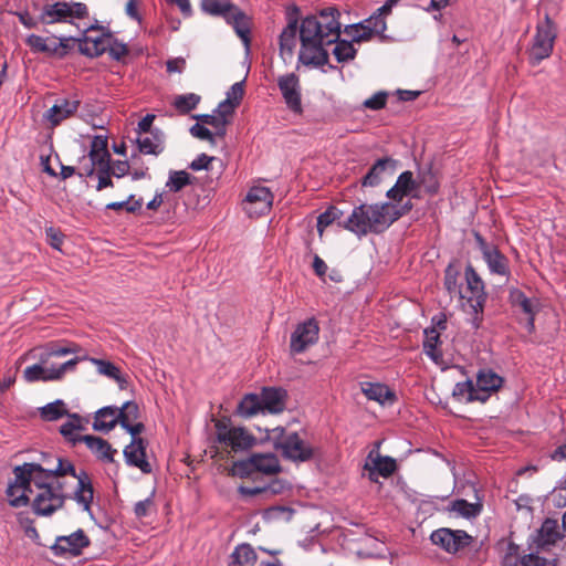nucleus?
<instances>
[{
	"instance_id": "nucleus-48",
	"label": "nucleus",
	"mask_w": 566,
	"mask_h": 566,
	"mask_svg": "<svg viewBox=\"0 0 566 566\" xmlns=\"http://www.w3.org/2000/svg\"><path fill=\"white\" fill-rule=\"evenodd\" d=\"M417 182H419V188H422L430 196L437 195L440 188L439 181L431 169L420 170L417 175Z\"/></svg>"
},
{
	"instance_id": "nucleus-37",
	"label": "nucleus",
	"mask_w": 566,
	"mask_h": 566,
	"mask_svg": "<svg viewBox=\"0 0 566 566\" xmlns=\"http://www.w3.org/2000/svg\"><path fill=\"white\" fill-rule=\"evenodd\" d=\"M460 271L459 269L450 263L444 270L443 285L450 296H457L464 300L467 294L462 291V284L459 283Z\"/></svg>"
},
{
	"instance_id": "nucleus-14",
	"label": "nucleus",
	"mask_w": 566,
	"mask_h": 566,
	"mask_svg": "<svg viewBox=\"0 0 566 566\" xmlns=\"http://www.w3.org/2000/svg\"><path fill=\"white\" fill-rule=\"evenodd\" d=\"M319 326L315 318H308L295 327L291 334L290 348L293 354L304 353L318 340Z\"/></svg>"
},
{
	"instance_id": "nucleus-61",
	"label": "nucleus",
	"mask_w": 566,
	"mask_h": 566,
	"mask_svg": "<svg viewBox=\"0 0 566 566\" xmlns=\"http://www.w3.org/2000/svg\"><path fill=\"white\" fill-rule=\"evenodd\" d=\"M25 43L33 52L45 53V51L50 50L48 46V38L38 34H30L25 39Z\"/></svg>"
},
{
	"instance_id": "nucleus-26",
	"label": "nucleus",
	"mask_w": 566,
	"mask_h": 566,
	"mask_svg": "<svg viewBox=\"0 0 566 566\" xmlns=\"http://www.w3.org/2000/svg\"><path fill=\"white\" fill-rule=\"evenodd\" d=\"M111 33H101L97 35H83L80 38L78 51L86 56H99L107 51L109 46Z\"/></svg>"
},
{
	"instance_id": "nucleus-56",
	"label": "nucleus",
	"mask_w": 566,
	"mask_h": 566,
	"mask_svg": "<svg viewBox=\"0 0 566 566\" xmlns=\"http://www.w3.org/2000/svg\"><path fill=\"white\" fill-rule=\"evenodd\" d=\"M551 499L556 507L562 509L566 506V479L558 481L556 486L551 492Z\"/></svg>"
},
{
	"instance_id": "nucleus-2",
	"label": "nucleus",
	"mask_w": 566,
	"mask_h": 566,
	"mask_svg": "<svg viewBox=\"0 0 566 566\" xmlns=\"http://www.w3.org/2000/svg\"><path fill=\"white\" fill-rule=\"evenodd\" d=\"M339 224L359 238L368 233H381L390 227L384 202L360 203Z\"/></svg>"
},
{
	"instance_id": "nucleus-58",
	"label": "nucleus",
	"mask_w": 566,
	"mask_h": 566,
	"mask_svg": "<svg viewBox=\"0 0 566 566\" xmlns=\"http://www.w3.org/2000/svg\"><path fill=\"white\" fill-rule=\"evenodd\" d=\"M20 23L27 29H38L40 24H42L41 12L39 15H34L28 10H22L15 12Z\"/></svg>"
},
{
	"instance_id": "nucleus-35",
	"label": "nucleus",
	"mask_w": 566,
	"mask_h": 566,
	"mask_svg": "<svg viewBox=\"0 0 566 566\" xmlns=\"http://www.w3.org/2000/svg\"><path fill=\"white\" fill-rule=\"evenodd\" d=\"M111 159V154L107 150V137L94 136L91 142V149L88 153V160L97 164L98 167H107Z\"/></svg>"
},
{
	"instance_id": "nucleus-60",
	"label": "nucleus",
	"mask_w": 566,
	"mask_h": 566,
	"mask_svg": "<svg viewBox=\"0 0 566 566\" xmlns=\"http://www.w3.org/2000/svg\"><path fill=\"white\" fill-rule=\"evenodd\" d=\"M108 171L116 178H123L129 174L130 165L127 160H111L107 163Z\"/></svg>"
},
{
	"instance_id": "nucleus-1",
	"label": "nucleus",
	"mask_w": 566,
	"mask_h": 566,
	"mask_svg": "<svg viewBox=\"0 0 566 566\" xmlns=\"http://www.w3.org/2000/svg\"><path fill=\"white\" fill-rule=\"evenodd\" d=\"M339 11L328 7L317 15H307L300 25L301 50L298 61L304 65L323 66L328 63V52L325 46L334 44L333 54L338 63L352 61L356 56L353 41L339 40Z\"/></svg>"
},
{
	"instance_id": "nucleus-3",
	"label": "nucleus",
	"mask_w": 566,
	"mask_h": 566,
	"mask_svg": "<svg viewBox=\"0 0 566 566\" xmlns=\"http://www.w3.org/2000/svg\"><path fill=\"white\" fill-rule=\"evenodd\" d=\"M201 8L211 15L222 17L228 24L232 25L238 36L242 40L247 49H249V19L238 7L221 0H202Z\"/></svg>"
},
{
	"instance_id": "nucleus-32",
	"label": "nucleus",
	"mask_w": 566,
	"mask_h": 566,
	"mask_svg": "<svg viewBox=\"0 0 566 566\" xmlns=\"http://www.w3.org/2000/svg\"><path fill=\"white\" fill-rule=\"evenodd\" d=\"M83 442L92 451V453L103 462H113L116 450L103 438L86 434Z\"/></svg>"
},
{
	"instance_id": "nucleus-16",
	"label": "nucleus",
	"mask_w": 566,
	"mask_h": 566,
	"mask_svg": "<svg viewBox=\"0 0 566 566\" xmlns=\"http://www.w3.org/2000/svg\"><path fill=\"white\" fill-rule=\"evenodd\" d=\"M386 29L385 18L375 12L357 24L347 25L344 31L353 41L363 42L369 40L373 35H382Z\"/></svg>"
},
{
	"instance_id": "nucleus-31",
	"label": "nucleus",
	"mask_w": 566,
	"mask_h": 566,
	"mask_svg": "<svg viewBox=\"0 0 566 566\" xmlns=\"http://www.w3.org/2000/svg\"><path fill=\"white\" fill-rule=\"evenodd\" d=\"M559 539H562V533L558 522L556 520L546 518L537 531L534 542L538 548H544L556 544Z\"/></svg>"
},
{
	"instance_id": "nucleus-22",
	"label": "nucleus",
	"mask_w": 566,
	"mask_h": 566,
	"mask_svg": "<svg viewBox=\"0 0 566 566\" xmlns=\"http://www.w3.org/2000/svg\"><path fill=\"white\" fill-rule=\"evenodd\" d=\"M261 401L264 413H281L286 408L287 391L280 387H263Z\"/></svg>"
},
{
	"instance_id": "nucleus-46",
	"label": "nucleus",
	"mask_w": 566,
	"mask_h": 566,
	"mask_svg": "<svg viewBox=\"0 0 566 566\" xmlns=\"http://www.w3.org/2000/svg\"><path fill=\"white\" fill-rule=\"evenodd\" d=\"M450 510L462 517L472 518L481 513L482 506L479 503H470L467 500L458 499L451 503Z\"/></svg>"
},
{
	"instance_id": "nucleus-47",
	"label": "nucleus",
	"mask_w": 566,
	"mask_h": 566,
	"mask_svg": "<svg viewBox=\"0 0 566 566\" xmlns=\"http://www.w3.org/2000/svg\"><path fill=\"white\" fill-rule=\"evenodd\" d=\"M200 101L201 97L198 94L187 93L175 96L172 105L180 114H188L198 106Z\"/></svg>"
},
{
	"instance_id": "nucleus-12",
	"label": "nucleus",
	"mask_w": 566,
	"mask_h": 566,
	"mask_svg": "<svg viewBox=\"0 0 566 566\" xmlns=\"http://www.w3.org/2000/svg\"><path fill=\"white\" fill-rule=\"evenodd\" d=\"M474 239L490 272L492 274L507 276L510 274L507 258L501 253L495 244L486 242L479 232H474Z\"/></svg>"
},
{
	"instance_id": "nucleus-13",
	"label": "nucleus",
	"mask_w": 566,
	"mask_h": 566,
	"mask_svg": "<svg viewBox=\"0 0 566 566\" xmlns=\"http://www.w3.org/2000/svg\"><path fill=\"white\" fill-rule=\"evenodd\" d=\"M90 544L88 536L82 528H78L70 535L57 536L55 543L51 546V551L57 557H65L67 555L76 557Z\"/></svg>"
},
{
	"instance_id": "nucleus-10",
	"label": "nucleus",
	"mask_w": 566,
	"mask_h": 566,
	"mask_svg": "<svg viewBox=\"0 0 566 566\" xmlns=\"http://www.w3.org/2000/svg\"><path fill=\"white\" fill-rule=\"evenodd\" d=\"M280 470L279 459L273 453H254L248 460L234 463V471L240 476L250 475L253 472L274 474Z\"/></svg>"
},
{
	"instance_id": "nucleus-9",
	"label": "nucleus",
	"mask_w": 566,
	"mask_h": 566,
	"mask_svg": "<svg viewBox=\"0 0 566 566\" xmlns=\"http://www.w3.org/2000/svg\"><path fill=\"white\" fill-rule=\"evenodd\" d=\"M556 38L553 22L548 14L543 22L538 23L533 44L528 51L530 60L536 64L548 57L553 51L554 40Z\"/></svg>"
},
{
	"instance_id": "nucleus-28",
	"label": "nucleus",
	"mask_w": 566,
	"mask_h": 566,
	"mask_svg": "<svg viewBox=\"0 0 566 566\" xmlns=\"http://www.w3.org/2000/svg\"><path fill=\"white\" fill-rule=\"evenodd\" d=\"M297 19L289 18L287 25L282 30L280 34V55L287 62L291 61L294 54V49L297 41Z\"/></svg>"
},
{
	"instance_id": "nucleus-18",
	"label": "nucleus",
	"mask_w": 566,
	"mask_h": 566,
	"mask_svg": "<svg viewBox=\"0 0 566 566\" xmlns=\"http://www.w3.org/2000/svg\"><path fill=\"white\" fill-rule=\"evenodd\" d=\"M65 495L62 493V486L45 488L35 495L32 509L36 515L49 516L64 504Z\"/></svg>"
},
{
	"instance_id": "nucleus-19",
	"label": "nucleus",
	"mask_w": 566,
	"mask_h": 566,
	"mask_svg": "<svg viewBox=\"0 0 566 566\" xmlns=\"http://www.w3.org/2000/svg\"><path fill=\"white\" fill-rule=\"evenodd\" d=\"M80 104L81 101L76 96L57 98L54 105L44 113L43 118L50 123L51 126L55 127L64 119L73 116L77 112Z\"/></svg>"
},
{
	"instance_id": "nucleus-39",
	"label": "nucleus",
	"mask_w": 566,
	"mask_h": 566,
	"mask_svg": "<svg viewBox=\"0 0 566 566\" xmlns=\"http://www.w3.org/2000/svg\"><path fill=\"white\" fill-rule=\"evenodd\" d=\"M232 566H254L256 553L250 544L238 545L230 555Z\"/></svg>"
},
{
	"instance_id": "nucleus-53",
	"label": "nucleus",
	"mask_w": 566,
	"mask_h": 566,
	"mask_svg": "<svg viewBox=\"0 0 566 566\" xmlns=\"http://www.w3.org/2000/svg\"><path fill=\"white\" fill-rule=\"evenodd\" d=\"M78 350V346L76 345H60L55 343H51L46 347L45 356H41V363H45L48 357H62L70 354H75Z\"/></svg>"
},
{
	"instance_id": "nucleus-50",
	"label": "nucleus",
	"mask_w": 566,
	"mask_h": 566,
	"mask_svg": "<svg viewBox=\"0 0 566 566\" xmlns=\"http://www.w3.org/2000/svg\"><path fill=\"white\" fill-rule=\"evenodd\" d=\"M191 179V176L187 171L174 170L169 172L166 187L172 192H178L187 185H190Z\"/></svg>"
},
{
	"instance_id": "nucleus-49",
	"label": "nucleus",
	"mask_w": 566,
	"mask_h": 566,
	"mask_svg": "<svg viewBox=\"0 0 566 566\" xmlns=\"http://www.w3.org/2000/svg\"><path fill=\"white\" fill-rule=\"evenodd\" d=\"M387 217L389 218V224L391 226L395 221L407 214L412 208L413 205L410 200L400 203V202H384Z\"/></svg>"
},
{
	"instance_id": "nucleus-59",
	"label": "nucleus",
	"mask_w": 566,
	"mask_h": 566,
	"mask_svg": "<svg viewBox=\"0 0 566 566\" xmlns=\"http://www.w3.org/2000/svg\"><path fill=\"white\" fill-rule=\"evenodd\" d=\"M53 39L57 40L59 57L66 56L75 43L80 44V38L75 36H53Z\"/></svg>"
},
{
	"instance_id": "nucleus-34",
	"label": "nucleus",
	"mask_w": 566,
	"mask_h": 566,
	"mask_svg": "<svg viewBox=\"0 0 566 566\" xmlns=\"http://www.w3.org/2000/svg\"><path fill=\"white\" fill-rule=\"evenodd\" d=\"M118 423L117 407L106 406L95 412L93 429L108 432Z\"/></svg>"
},
{
	"instance_id": "nucleus-62",
	"label": "nucleus",
	"mask_w": 566,
	"mask_h": 566,
	"mask_svg": "<svg viewBox=\"0 0 566 566\" xmlns=\"http://www.w3.org/2000/svg\"><path fill=\"white\" fill-rule=\"evenodd\" d=\"M244 94V81L234 83L230 90L227 92V101L229 103L233 104L234 107H237Z\"/></svg>"
},
{
	"instance_id": "nucleus-27",
	"label": "nucleus",
	"mask_w": 566,
	"mask_h": 566,
	"mask_svg": "<svg viewBox=\"0 0 566 566\" xmlns=\"http://www.w3.org/2000/svg\"><path fill=\"white\" fill-rule=\"evenodd\" d=\"M416 188H419L417 178L411 171L406 170L398 176L396 184L387 191L386 196L391 201L401 202L403 197H408Z\"/></svg>"
},
{
	"instance_id": "nucleus-24",
	"label": "nucleus",
	"mask_w": 566,
	"mask_h": 566,
	"mask_svg": "<svg viewBox=\"0 0 566 566\" xmlns=\"http://www.w3.org/2000/svg\"><path fill=\"white\" fill-rule=\"evenodd\" d=\"M360 389L369 400H374L381 406H392L397 401L396 392L385 384L363 381L360 382Z\"/></svg>"
},
{
	"instance_id": "nucleus-44",
	"label": "nucleus",
	"mask_w": 566,
	"mask_h": 566,
	"mask_svg": "<svg viewBox=\"0 0 566 566\" xmlns=\"http://www.w3.org/2000/svg\"><path fill=\"white\" fill-rule=\"evenodd\" d=\"M67 415L66 405L61 399H56L40 408V416L44 421H55Z\"/></svg>"
},
{
	"instance_id": "nucleus-7",
	"label": "nucleus",
	"mask_w": 566,
	"mask_h": 566,
	"mask_svg": "<svg viewBox=\"0 0 566 566\" xmlns=\"http://www.w3.org/2000/svg\"><path fill=\"white\" fill-rule=\"evenodd\" d=\"M216 436L219 443L234 452L244 451L255 443V438L242 427H233L226 420L216 422Z\"/></svg>"
},
{
	"instance_id": "nucleus-21",
	"label": "nucleus",
	"mask_w": 566,
	"mask_h": 566,
	"mask_svg": "<svg viewBox=\"0 0 566 566\" xmlns=\"http://www.w3.org/2000/svg\"><path fill=\"white\" fill-rule=\"evenodd\" d=\"M146 447L145 440L130 441L123 453L127 465L138 468L143 473L149 474L153 469L146 460Z\"/></svg>"
},
{
	"instance_id": "nucleus-51",
	"label": "nucleus",
	"mask_w": 566,
	"mask_h": 566,
	"mask_svg": "<svg viewBox=\"0 0 566 566\" xmlns=\"http://www.w3.org/2000/svg\"><path fill=\"white\" fill-rule=\"evenodd\" d=\"M54 467L48 468L49 474H52L53 478L57 476H64V475H72L74 476L76 474V469L74 464L63 458H55L54 459Z\"/></svg>"
},
{
	"instance_id": "nucleus-25",
	"label": "nucleus",
	"mask_w": 566,
	"mask_h": 566,
	"mask_svg": "<svg viewBox=\"0 0 566 566\" xmlns=\"http://www.w3.org/2000/svg\"><path fill=\"white\" fill-rule=\"evenodd\" d=\"M73 478L77 480L73 499L85 512L92 514L91 504L94 497V489L90 475L85 470H80Z\"/></svg>"
},
{
	"instance_id": "nucleus-40",
	"label": "nucleus",
	"mask_w": 566,
	"mask_h": 566,
	"mask_svg": "<svg viewBox=\"0 0 566 566\" xmlns=\"http://www.w3.org/2000/svg\"><path fill=\"white\" fill-rule=\"evenodd\" d=\"M90 360L96 366L97 371L101 375L114 379L120 389L126 387L127 381L125 377L122 375L119 368L113 363L99 358H91Z\"/></svg>"
},
{
	"instance_id": "nucleus-54",
	"label": "nucleus",
	"mask_w": 566,
	"mask_h": 566,
	"mask_svg": "<svg viewBox=\"0 0 566 566\" xmlns=\"http://www.w3.org/2000/svg\"><path fill=\"white\" fill-rule=\"evenodd\" d=\"M343 212L336 207H329L325 212L321 213L317 218V230L319 233L324 231L334 221L339 220Z\"/></svg>"
},
{
	"instance_id": "nucleus-38",
	"label": "nucleus",
	"mask_w": 566,
	"mask_h": 566,
	"mask_svg": "<svg viewBox=\"0 0 566 566\" xmlns=\"http://www.w3.org/2000/svg\"><path fill=\"white\" fill-rule=\"evenodd\" d=\"M23 377L28 382L59 380V376L54 375L52 366L44 367L42 364L28 366L23 371Z\"/></svg>"
},
{
	"instance_id": "nucleus-8",
	"label": "nucleus",
	"mask_w": 566,
	"mask_h": 566,
	"mask_svg": "<svg viewBox=\"0 0 566 566\" xmlns=\"http://www.w3.org/2000/svg\"><path fill=\"white\" fill-rule=\"evenodd\" d=\"M46 470L48 468H44L42 464L31 462L15 467L13 469V473L17 478V483L22 488V490L32 493V482L39 489V491H43L45 488L53 486L50 483V480L53 479V476L52 474H49Z\"/></svg>"
},
{
	"instance_id": "nucleus-41",
	"label": "nucleus",
	"mask_w": 566,
	"mask_h": 566,
	"mask_svg": "<svg viewBox=\"0 0 566 566\" xmlns=\"http://www.w3.org/2000/svg\"><path fill=\"white\" fill-rule=\"evenodd\" d=\"M440 344V333L436 327L424 329L423 350L428 357L437 361L442 357V353L438 349Z\"/></svg>"
},
{
	"instance_id": "nucleus-30",
	"label": "nucleus",
	"mask_w": 566,
	"mask_h": 566,
	"mask_svg": "<svg viewBox=\"0 0 566 566\" xmlns=\"http://www.w3.org/2000/svg\"><path fill=\"white\" fill-rule=\"evenodd\" d=\"M66 417L67 420L60 427L59 431L64 440L74 447L77 443L83 442L84 436L80 434L78 432L85 430V427L80 415L69 413Z\"/></svg>"
},
{
	"instance_id": "nucleus-55",
	"label": "nucleus",
	"mask_w": 566,
	"mask_h": 566,
	"mask_svg": "<svg viewBox=\"0 0 566 566\" xmlns=\"http://www.w3.org/2000/svg\"><path fill=\"white\" fill-rule=\"evenodd\" d=\"M109 46H107V51L109 56L115 61H120L124 56L128 54V48L125 43L115 39L112 34L108 42Z\"/></svg>"
},
{
	"instance_id": "nucleus-64",
	"label": "nucleus",
	"mask_w": 566,
	"mask_h": 566,
	"mask_svg": "<svg viewBox=\"0 0 566 566\" xmlns=\"http://www.w3.org/2000/svg\"><path fill=\"white\" fill-rule=\"evenodd\" d=\"M551 562L537 553H530L520 559L521 566H548Z\"/></svg>"
},
{
	"instance_id": "nucleus-43",
	"label": "nucleus",
	"mask_w": 566,
	"mask_h": 566,
	"mask_svg": "<svg viewBox=\"0 0 566 566\" xmlns=\"http://www.w3.org/2000/svg\"><path fill=\"white\" fill-rule=\"evenodd\" d=\"M367 460L371 463L373 469H376L382 478H389L397 469L396 460L390 457H382L380 454L373 457V452H370Z\"/></svg>"
},
{
	"instance_id": "nucleus-11",
	"label": "nucleus",
	"mask_w": 566,
	"mask_h": 566,
	"mask_svg": "<svg viewBox=\"0 0 566 566\" xmlns=\"http://www.w3.org/2000/svg\"><path fill=\"white\" fill-rule=\"evenodd\" d=\"M430 539L447 553L455 554L469 546L472 537L465 531L443 527L433 531Z\"/></svg>"
},
{
	"instance_id": "nucleus-42",
	"label": "nucleus",
	"mask_w": 566,
	"mask_h": 566,
	"mask_svg": "<svg viewBox=\"0 0 566 566\" xmlns=\"http://www.w3.org/2000/svg\"><path fill=\"white\" fill-rule=\"evenodd\" d=\"M452 397L459 402H474L478 401V392L471 379L457 382L452 390Z\"/></svg>"
},
{
	"instance_id": "nucleus-57",
	"label": "nucleus",
	"mask_w": 566,
	"mask_h": 566,
	"mask_svg": "<svg viewBox=\"0 0 566 566\" xmlns=\"http://www.w3.org/2000/svg\"><path fill=\"white\" fill-rule=\"evenodd\" d=\"M388 93L379 91L369 98L365 99L363 106L371 111H379L386 106Z\"/></svg>"
},
{
	"instance_id": "nucleus-52",
	"label": "nucleus",
	"mask_w": 566,
	"mask_h": 566,
	"mask_svg": "<svg viewBox=\"0 0 566 566\" xmlns=\"http://www.w3.org/2000/svg\"><path fill=\"white\" fill-rule=\"evenodd\" d=\"M118 423L132 422L139 418V407L135 401H126L120 408H117Z\"/></svg>"
},
{
	"instance_id": "nucleus-17",
	"label": "nucleus",
	"mask_w": 566,
	"mask_h": 566,
	"mask_svg": "<svg viewBox=\"0 0 566 566\" xmlns=\"http://www.w3.org/2000/svg\"><path fill=\"white\" fill-rule=\"evenodd\" d=\"M274 196L268 187H251L245 197L244 210L251 218L266 214L272 207Z\"/></svg>"
},
{
	"instance_id": "nucleus-63",
	"label": "nucleus",
	"mask_w": 566,
	"mask_h": 566,
	"mask_svg": "<svg viewBox=\"0 0 566 566\" xmlns=\"http://www.w3.org/2000/svg\"><path fill=\"white\" fill-rule=\"evenodd\" d=\"M189 132L193 137H196L198 139L207 140L211 145L216 144L213 133L210 129H208L206 126L200 125L199 123H196L195 125H192L190 127Z\"/></svg>"
},
{
	"instance_id": "nucleus-33",
	"label": "nucleus",
	"mask_w": 566,
	"mask_h": 566,
	"mask_svg": "<svg viewBox=\"0 0 566 566\" xmlns=\"http://www.w3.org/2000/svg\"><path fill=\"white\" fill-rule=\"evenodd\" d=\"M137 144L140 153L157 156L164 150V134L160 129L155 128L148 136H139Z\"/></svg>"
},
{
	"instance_id": "nucleus-6",
	"label": "nucleus",
	"mask_w": 566,
	"mask_h": 566,
	"mask_svg": "<svg viewBox=\"0 0 566 566\" xmlns=\"http://www.w3.org/2000/svg\"><path fill=\"white\" fill-rule=\"evenodd\" d=\"M274 447L285 459L295 463L321 460L323 455L318 446L311 444L296 432L289 433L280 441H275Z\"/></svg>"
},
{
	"instance_id": "nucleus-20",
	"label": "nucleus",
	"mask_w": 566,
	"mask_h": 566,
	"mask_svg": "<svg viewBox=\"0 0 566 566\" xmlns=\"http://www.w3.org/2000/svg\"><path fill=\"white\" fill-rule=\"evenodd\" d=\"M503 378L490 368L480 369L474 384L478 392V401L486 402L493 392L503 385Z\"/></svg>"
},
{
	"instance_id": "nucleus-4",
	"label": "nucleus",
	"mask_w": 566,
	"mask_h": 566,
	"mask_svg": "<svg viewBox=\"0 0 566 566\" xmlns=\"http://www.w3.org/2000/svg\"><path fill=\"white\" fill-rule=\"evenodd\" d=\"M467 294L465 300L470 307L469 323L474 331L481 327L483 310L486 301L484 283L471 264L465 268Z\"/></svg>"
},
{
	"instance_id": "nucleus-36",
	"label": "nucleus",
	"mask_w": 566,
	"mask_h": 566,
	"mask_svg": "<svg viewBox=\"0 0 566 566\" xmlns=\"http://www.w3.org/2000/svg\"><path fill=\"white\" fill-rule=\"evenodd\" d=\"M237 415L243 418H251L258 413H264L261 397L256 394H247L237 407Z\"/></svg>"
},
{
	"instance_id": "nucleus-5",
	"label": "nucleus",
	"mask_w": 566,
	"mask_h": 566,
	"mask_svg": "<svg viewBox=\"0 0 566 566\" xmlns=\"http://www.w3.org/2000/svg\"><path fill=\"white\" fill-rule=\"evenodd\" d=\"M88 17V8L83 2L54 1L46 2L41 8L42 24L71 23Z\"/></svg>"
},
{
	"instance_id": "nucleus-29",
	"label": "nucleus",
	"mask_w": 566,
	"mask_h": 566,
	"mask_svg": "<svg viewBox=\"0 0 566 566\" xmlns=\"http://www.w3.org/2000/svg\"><path fill=\"white\" fill-rule=\"evenodd\" d=\"M397 160L390 157L379 158L368 170V172L361 179L363 187H376L378 186L387 169L395 170Z\"/></svg>"
},
{
	"instance_id": "nucleus-45",
	"label": "nucleus",
	"mask_w": 566,
	"mask_h": 566,
	"mask_svg": "<svg viewBox=\"0 0 566 566\" xmlns=\"http://www.w3.org/2000/svg\"><path fill=\"white\" fill-rule=\"evenodd\" d=\"M6 493H7V496L9 497V504L12 507L27 506L30 502V499L28 495V493H30V492L22 490V488L17 483L15 476H14V481L9 483Z\"/></svg>"
},
{
	"instance_id": "nucleus-15",
	"label": "nucleus",
	"mask_w": 566,
	"mask_h": 566,
	"mask_svg": "<svg viewBox=\"0 0 566 566\" xmlns=\"http://www.w3.org/2000/svg\"><path fill=\"white\" fill-rule=\"evenodd\" d=\"M277 86L286 107L295 115L303 114L300 78L295 73L281 75Z\"/></svg>"
},
{
	"instance_id": "nucleus-23",
	"label": "nucleus",
	"mask_w": 566,
	"mask_h": 566,
	"mask_svg": "<svg viewBox=\"0 0 566 566\" xmlns=\"http://www.w3.org/2000/svg\"><path fill=\"white\" fill-rule=\"evenodd\" d=\"M510 301L514 307H518L526 316V328L534 331L535 314L539 310V302L536 298L527 297L522 291L514 289L510 292Z\"/></svg>"
}]
</instances>
